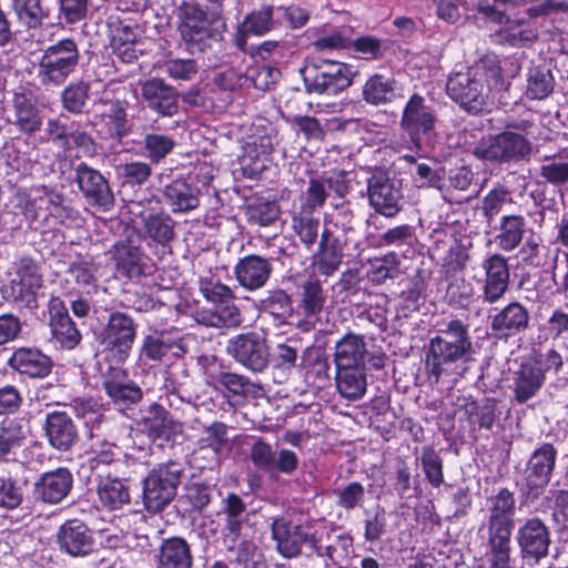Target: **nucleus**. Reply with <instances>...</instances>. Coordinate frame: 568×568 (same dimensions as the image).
Masks as SVG:
<instances>
[{
    "instance_id": "nucleus-5",
    "label": "nucleus",
    "mask_w": 568,
    "mask_h": 568,
    "mask_svg": "<svg viewBox=\"0 0 568 568\" xmlns=\"http://www.w3.org/2000/svg\"><path fill=\"white\" fill-rule=\"evenodd\" d=\"M81 55L78 43L72 38H64L48 45L37 65V77L41 85L58 88L77 70Z\"/></svg>"
},
{
    "instance_id": "nucleus-21",
    "label": "nucleus",
    "mask_w": 568,
    "mask_h": 568,
    "mask_svg": "<svg viewBox=\"0 0 568 568\" xmlns=\"http://www.w3.org/2000/svg\"><path fill=\"white\" fill-rule=\"evenodd\" d=\"M485 284L483 286V301L488 304L497 303L509 288V267L507 260L498 254H491L483 261Z\"/></svg>"
},
{
    "instance_id": "nucleus-54",
    "label": "nucleus",
    "mask_w": 568,
    "mask_h": 568,
    "mask_svg": "<svg viewBox=\"0 0 568 568\" xmlns=\"http://www.w3.org/2000/svg\"><path fill=\"white\" fill-rule=\"evenodd\" d=\"M90 84L83 80L70 82L61 92L62 108L71 114H82L89 101Z\"/></svg>"
},
{
    "instance_id": "nucleus-4",
    "label": "nucleus",
    "mask_w": 568,
    "mask_h": 568,
    "mask_svg": "<svg viewBox=\"0 0 568 568\" xmlns=\"http://www.w3.org/2000/svg\"><path fill=\"white\" fill-rule=\"evenodd\" d=\"M486 530L489 568H510L511 532L515 527L516 499L508 488H500L487 500Z\"/></svg>"
},
{
    "instance_id": "nucleus-50",
    "label": "nucleus",
    "mask_w": 568,
    "mask_h": 568,
    "mask_svg": "<svg viewBox=\"0 0 568 568\" xmlns=\"http://www.w3.org/2000/svg\"><path fill=\"white\" fill-rule=\"evenodd\" d=\"M555 89V78L546 65L530 68L527 73V87L525 94L530 100H544Z\"/></svg>"
},
{
    "instance_id": "nucleus-1",
    "label": "nucleus",
    "mask_w": 568,
    "mask_h": 568,
    "mask_svg": "<svg viewBox=\"0 0 568 568\" xmlns=\"http://www.w3.org/2000/svg\"><path fill=\"white\" fill-rule=\"evenodd\" d=\"M509 85L499 58L489 53L466 70L453 72L447 79L446 92L463 110L478 114L488 108L490 93H503Z\"/></svg>"
},
{
    "instance_id": "nucleus-7",
    "label": "nucleus",
    "mask_w": 568,
    "mask_h": 568,
    "mask_svg": "<svg viewBox=\"0 0 568 568\" xmlns=\"http://www.w3.org/2000/svg\"><path fill=\"white\" fill-rule=\"evenodd\" d=\"M531 153V141L526 135L509 130L483 138L473 151L477 159L497 164L527 161Z\"/></svg>"
},
{
    "instance_id": "nucleus-44",
    "label": "nucleus",
    "mask_w": 568,
    "mask_h": 568,
    "mask_svg": "<svg viewBox=\"0 0 568 568\" xmlns=\"http://www.w3.org/2000/svg\"><path fill=\"white\" fill-rule=\"evenodd\" d=\"M121 450L118 445L110 443L100 437L92 436L90 446L89 458L87 459V467L99 474H102L104 466H110L120 460Z\"/></svg>"
},
{
    "instance_id": "nucleus-45",
    "label": "nucleus",
    "mask_w": 568,
    "mask_h": 568,
    "mask_svg": "<svg viewBox=\"0 0 568 568\" xmlns=\"http://www.w3.org/2000/svg\"><path fill=\"white\" fill-rule=\"evenodd\" d=\"M215 381L235 396L243 398H260L264 394V388L260 383L252 382L248 377L232 373L220 372Z\"/></svg>"
},
{
    "instance_id": "nucleus-2",
    "label": "nucleus",
    "mask_w": 568,
    "mask_h": 568,
    "mask_svg": "<svg viewBox=\"0 0 568 568\" xmlns=\"http://www.w3.org/2000/svg\"><path fill=\"white\" fill-rule=\"evenodd\" d=\"M473 354L468 325L460 320H452L429 339L425 352L426 374L438 384L443 376L454 374L460 365L471 361Z\"/></svg>"
},
{
    "instance_id": "nucleus-20",
    "label": "nucleus",
    "mask_w": 568,
    "mask_h": 568,
    "mask_svg": "<svg viewBox=\"0 0 568 568\" xmlns=\"http://www.w3.org/2000/svg\"><path fill=\"white\" fill-rule=\"evenodd\" d=\"M272 538L276 542V550L284 558L297 557L302 546L310 544V535L301 525L294 524L285 517L275 518L271 525Z\"/></svg>"
},
{
    "instance_id": "nucleus-40",
    "label": "nucleus",
    "mask_w": 568,
    "mask_h": 568,
    "mask_svg": "<svg viewBox=\"0 0 568 568\" xmlns=\"http://www.w3.org/2000/svg\"><path fill=\"white\" fill-rule=\"evenodd\" d=\"M335 382L342 397L357 400L366 393L367 369L366 367L336 368Z\"/></svg>"
},
{
    "instance_id": "nucleus-13",
    "label": "nucleus",
    "mask_w": 568,
    "mask_h": 568,
    "mask_svg": "<svg viewBox=\"0 0 568 568\" xmlns=\"http://www.w3.org/2000/svg\"><path fill=\"white\" fill-rule=\"evenodd\" d=\"M367 196L375 212L386 217H394L402 210L400 186L383 170L373 172L367 179Z\"/></svg>"
},
{
    "instance_id": "nucleus-58",
    "label": "nucleus",
    "mask_w": 568,
    "mask_h": 568,
    "mask_svg": "<svg viewBox=\"0 0 568 568\" xmlns=\"http://www.w3.org/2000/svg\"><path fill=\"white\" fill-rule=\"evenodd\" d=\"M419 462L426 480L438 488L444 483L443 458L439 453L430 446H424Z\"/></svg>"
},
{
    "instance_id": "nucleus-30",
    "label": "nucleus",
    "mask_w": 568,
    "mask_h": 568,
    "mask_svg": "<svg viewBox=\"0 0 568 568\" xmlns=\"http://www.w3.org/2000/svg\"><path fill=\"white\" fill-rule=\"evenodd\" d=\"M98 477V500L103 508L108 510H118L130 504V488L128 480L119 477H112L110 475L103 476L102 474H99Z\"/></svg>"
},
{
    "instance_id": "nucleus-16",
    "label": "nucleus",
    "mask_w": 568,
    "mask_h": 568,
    "mask_svg": "<svg viewBox=\"0 0 568 568\" xmlns=\"http://www.w3.org/2000/svg\"><path fill=\"white\" fill-rule=\"evenodd\" d=\"M493 335L499 339H508L526 333L530 328L531 315L521 303L514 301L501 308H495L488 315Z\"/></svg>"
},
{
    "instance_id": "nucleus-63",
    "label": "nucleus",
    "mask_w": 568,
    "mask_h": 568,
    "mask_svg": "<svg viewBox=\"0 0 568 568\" xmlns=\"http://www.w3.org/2000/svg\"><path fill=\"white\" fill-rule=\"evenodd\" d=\"M23 501V487L12 477L0 476V508L12 510Z\"/></svg>"
},
{
    "instance_id": "nucleus-25",
    "label": "nucleus",
    "mask_w": 568,
    "mask_h": 568,
    "mask_svg": "<svg viewBox=\"0 0 568 568\" xmlns=\"http://www.w3.org/2000/svg\"><path fill=\"white\" fill-rule=\"evenodd\" d=\"M43 428L50 446L59 452L70 450L79 440L77 426L65 412L48 413Z\"/></svg>"
},
{
    "instance_id": "nucleus-33",
    "label": "nucleus",
    "mask_w": 568,
    "mask_h": 568,
    "mask_svg": "<svg viewBox=\"0 0 568 568\" xmlns=\"http://www.w3.org/2000/svg\"><path fill=\"white\" fill-rule=\"evenodd\" d=\"M18 281L13 290L23 298L28 306L36 304V291L42 286V275L37 263L28 256H22L17 263Z\"/></svg>"
},
{
    "instance_id": "nucleus-22",
    "label": "nucleus",
    "mask_w": 568,
    "mask_h": 568,
    "mask_svg": "<svg viewBox=\"0 0 568 568\" xmlns=\"http://www.w3.org/2000/svg\"><path fill=\"white\" fill-rule=\"evenodd\" d=\"M272 272V260L257 254L240 258L234 266L237 283L248 292L264 287L271 278Z\"/></svg>"
},
{
    "instance_id": "nucleus-52",
    "label": "nucleus",
    "mask_w": 568,
    "mask_h": 568,
    "mask_svg": "<svg viewBox=\"0 0 568 568\" xmlns=\"http://www.w3.org/2000/svg\"><path fill=\"white\" fill-rule=\"evenodd\" d=\"M395 97V80L381 74L371 77L363 89L364 100L372 105L390 102Z\"/></svg>"
},
{
    "instance_id": "nucleus-28",
    "label": "nucleus",
    "mask_w": 568,
    "mask_h": 568,
    "mask_svg": "<svg viewBox=\"0 0 568 568\" xmlns=\"http://www.w3.org/2000/svg\"><path fill=\"white\" fill-rule=\"evenodd\" d=\"M49 315V325L57 342L63 348H74L81 341V334L72 322L68 307L59 297L50 300Z\"/></svg>"
},
{
    "instance_id": "nucleus-26",
    "label": "nucleus",
    "mask_w": 568,
    "mask_h": 568,
    "mask_svg": "<svg viewBox=\"0 0 568 568\" xmlns=\"http://www.w3.org/2000/svg\"><path fill=\"white\" fill-rule=\"evenodd\" d=\"M73 476L68 468L59 467L47 471L34 483V497L45 504H59L70 493Z\"/></svg>"
},
{
    "instance_id": "nucleus-8",
    "label": "nucleus",
    "mask_w": 568,
    "mask_h": 568,
    "mask_svg": "<svg viewBox=\"0 0 568 568\" xmlns=\"http://www.w3.org/2000/svg\"><path fill=\"white\" fill-rule=\"evenodd\" d=\"M308 93L337 95L353 83L352 68L338 61L310 62L300 70Z\"/></svg>"
},
{
    "instance_id": "nucleus-6",
    "label": "nucleus",
    "mask_w": 568,
    "mask_h": 568,
    "mask_svg": "<svg viewBox=\"0 0 568 568\" xmlns=\"http://www.w3.org/2000/svg\"><path fill=\"white\" fill-rule=\"evenodd\" d=\"M183 473V464L169 460L148 474L143 480V504L149 513H160L174 499Z\"/></svg>"
},
{
    "instance_id": "nucleus-9",
    "label": "nucleus",
    "mask_w": 568,
    "mask_h": 568,
    "mask_svg": "<svg viewBox=\"0 0 568 568\" xmlns=\"http://www.w3.org/2000/svg\"><path fill=\"white\" fill-rule=\"evenodd\" d=\"M557 459V449L545 443L529 457L524 471L523 491L527 499H537L549 484Z\"/></svg>"
},
{
    "instance_id": "nucleus-39",
    "label": "nucleus",
    "mask_w": 568,
    "mask_h": 568,
    "mask_svg": "<svg viewBox=\"0 0 568 568\" xmlns=\"http://www.w3.org/2000/svg\"><path fill=\"white\" fill-rule=\"evenodd\" d=\"M196 321L209 327L231 328L240 326L243 322V316L232 300L214 305L212 308L202 310L197 313Z\"/></svg>"
},
{
    "instance_id": "nucleus-43",
    "label": "nucleus",
    "mask_w": 568,
    "mask_h": 568,
    "mask_svg": "<svg viewBox=\"0 0 568 568\" xmlns=\"http://www.w3.org/2000/svg\"><path fill=\"white\" fill-rule=\"evenodd\" d=\"M325 303L326 294L318 278H308L302 283L298 308L305 318H317Z\"/></svg>"
},
{
    "instance_id": "nucleus-29",
    "label": "nucleus",
    "mask_w": 568,
    "mask_h": 568,
    "mask_svg": "<svg viewBox=\"0 0 568 568\" xmlns=\"http://www.w3.org/2000/svg\"><path fill=\"white\" fill-rule=\"evenodd\" d=\"M369 356L364 336L347 333L335 344V368L366 367Z\"/></svg>"
},
{
    "instance_id": "nucleus-57",
    "label": "nucleus",
    "mask_w": 568,
    "mask_h": 568,
    "mask_svg": "<svg viewBox=\"0 0 568 568\" xmlns=\"http://www.w3.org/2000/svg\"><path fill=\"white\" fill-rule=\"evenodd\" d=\"M292 227L304 246L310 250L316 243L321 230V221L313 213L301 211L293 216Z\"/></svg>"
},
{
    "instance_id": "nucleus-36",
    "label": "nucleus",
    "mask_w": 568,
    "mask_h": 568,
    "mask_svg": "<svg viewBox=\"0 0 568 568\" xmlns=\"http://www.w3.org/2000/svg\"><path fill=\"white\" fill-rule=\"evenodd\" d=\"M14 120L12 123L27 134H33L40 130L42 116L33 99L26 93L17 92L12 99Z\"/></svg>"
},
{
    "instance_id": "nucleus-18",
    "label": "nucleus",
    "mask_w": 568,
    "mask_h": 568,
    "mask_svg": "<svg viewBox=\"0 0 568 568\" xmlns=\"http://www.w3.org/2000/svg\"><path fill=\"white\" fill-rule=\"evenodd\" d=\"M516 540L524 558L539 561L551 544L548 526L538 517L527 518L517 529Z\"/></svg>"
},
{
    "instance_id": "nucleus-27",
    "label": "nucleus",
    "mask_w": 568,
    "mask_h": 568,
    "mask_svg": "<svg viewBox=\"0 0 568 568\" xmlns=\"http://www.w3.org/2000/svg\"><path fill=\"white\" fill-rule=\"evenodd\" d=\"M8 366L20 375L42 379L51 374L53 361L38 348L20 347L8 359Z\"/></svg>"
},
{
    "instance_id": "nucleus-62",
    "label": "nucleus",
    "mask_w": 568,
    "mask_h": 568,
    "mask_svg": "<svg viewBox=\"0 0 568 568\" xmlns=\"http://www.w3.org/2000/svg\"><path fill=\"white\" fill-rule=\"evenodd\" d=\"M467 413L470 416H475L474 422L477 423L480 428L491 429L498 418L497 402L494 398H485L480 404L471 402L467 405Z\"/></svg>"
},
{
    "instance_id": "nucleus-23",
    "label": "nucleus",
    "mask_w": 568,
    "mask_h": 568,
    "mask_svg": "<svg viewBox=\"0 0 568 568\" xmlns=\"http://www.w3.org/2000/svg\"><path fill=\"white\" fill-rule=\"evenodd\" d=\"M142 433L152 439H174L183 433V424L175 420L162 405L153 403L139 422Z\"/></svg>"
},
{
    "instance_id": "nucleus-31",
    "label": "nucleus",
    "mask_w": 568,
    "mask_h": 568,
    "mask_svg": "<svg viewBox=\"0 0 568 568\" xmlns=\"http://www.w3.org/2000/svg\"><path fill=\"white\" fill-rule=\"evenodd\" d=\"M103 388L113 403L122 406H130L142 399L141 387L125 378L122 369H113L103 381Z\"/></svg>"
},
{
    "instance_id": "nucleus-56",
    "label": "nucleus",
    "mask_w": 568,
    "mask_h": 568,
    "mask_svg": "<svg viewBox=\"0 0 568 568\" xmlns=\"http://www.w3.org/2000/svg\"><path fill=\"white\" fill-rule=\"evenodd\" d=\"M223 544L227 552L233 554L232 562L242 568H254V558L258 554V548L253 540L244 537L243 530L239 531V537L233 544L226 540V536H222Z\"/></svg>"
},
{
    "instance_id": "nucleus-47",
    "label": "nucleus",
    "mask_w": 568,
    "mask_h": 568,
    "mask_svg": "<svg viewBox=\"0 0 568 568\" xmlns=\"http://www.w3.org/2000/svg\"><path fill=\"white\" fill-rule=\"evenodd\" d=\"M143 223L148 236L162 246L169 245L175 237V222L164 212L148 214Z\"/></svg>"
},
{
    "instance_id": "nucleus-49",
    "label": "nucleus",
    "mask_w": 568,
    "mask_h": 568,
    "mask_svg": "<svg viewBox=\"0 0 568 568\" xmlns=\"http://www.w3.org/2000/svg\"><path fill=\"white\" fill-rule=\"evenodd\" d=\"M175 146L176 141L164 133H146L141 142L143 155L150 161V164L162 163L173 153Z\"/></svg>"
},
{
    "instance_id": "nucleus-15",
    "label": "nucleus",
    "mask_w": 568,
    "mask_h": 568,
    "mask_svg": "<svg viewBox=\"0 0 568 568\" xmlns=\"http://www.w3.org/2000/svg\"><path fill=\"white\" fill-rule=\"evenodd\" d=\"M354 233L355 230L351 220L347 221V225L343 226L344 239L334 235L327 229L321 232L317 252L314 255V265L320 274L331 276L339 268L344 256V247L348 246Z\"/></svg>"
},
{
    "instance_id": "nucleus-38",
    "label": "nucleus",
    "mask_w": 568,
    "mask_h": 568,
    "mask_svg": "<svg viewBox=\"0 0 568 568\" xmlns=\"http://www.w3.org/2000/svg\"><path fill=\"white\" fill-rule=\"evenodd\" d=\"M113 258L118 272L128 278H139L145 273L143 255L138 246L119 242L113 245Z\"/></svg>"
},
{
    "instance_id": "nucleus-32",
    "label": "nucleus",
    "mask_w": 568,
    "mask_h": 568,
    "mask_svg": "<svg viewBox=\"0 0 568 568\" xmlns=\"http://www.w3.org/2000/svg\"><path fill=\"white\" fill-rule=\"evenodd\" d=\"M156 558V568H192L193 566L191 547L182 537L163 539Z\"/></svg>"
},
{
    "instance_id": "nucleus-64",
    "label": "nucleus",
    "mask_w": 568,
    "mask_h": 568,
    "mask_svg": "<svg viewBox=\"0 0 568 568\" xmlns=\"http://www.w3.org/2000/svg\"><path fill=\"white\" fill-rule=\"evenodd\" d=\"M67 144L62 145L64 151H69L73 148L83 150L85 153H92L94 151V140L87 131L81 128V124L75 121H71L68 125L65 133Z\"/></svg>"
},
{
    "instance_id": "nucleus-35",
    "label": "nucleus",
    "mask_w": 568,
    "mask_h": 568,
    "mask_svg": "<svg viewBox=\"0 0 568 568\" xmlns=\"http://www.w3.org/2000/svg\"><path fill=\"white\" fill-rule=\"evenodd\" d=\"M221 514L224 516L222 536H226V540L233 544V540L239 537V531L244 529L246 504L241 496L230 493L222 500Z\"/></svg>"
},
{
    "instance_id": "nucleus-41",
    "label": "nucleus",
    "mask_w": 568,
    "mask_h": 568,
    "mask_svg": "<svg viewBox=\"0 0 568 568\" xmlns=\"http://www.w3.org/2000/svg\"><path fill=\"white\" fill-rule=\"evenodd\" d=\"M544 382V374L539 366L530 362L523 363L515 373V399L523 404L534 397Z\"/></svg>"
},
{
    "instance_id": "nucleus-51",
    "label": "nucleus",
    "mask_w": 568,
    "mask_h": 568,
    "mask_svg": "<svg viewBox=\"0 0 568 568\" xmlns=\"http://www.w3.org/2000/svg\"><path fill=\"white\" fill-rule=\"evenodd\" d=\"M258 308L281 321L291 317L294 312L293 300L283 288L267 291L258 301Z\"/></svg>"
},
{
    "instance_id": "nucleus-34",
    "label": "nucleus",
    "mask_w": 568,
    "mask_h": 568,
    "mask_svg": "<svg viewBox=\"0 0 568 568\" xmlns=\"http://www.w3.org/2000/svg\"><path fill=\"white\" fill-rule=\"evenodd\" d=\"M102 121L100 134L105 140L121 143L131 131L125 103L120 100L109 102L108 110L102 114Z\"/></svg>"
},
{
    "instance_id": "nucleus-55",
    "label": "nucleus",
    "mask_w": 568,
    "mask_h": 568,
    "mask_svg": "<svg viewBox=\"0 0 568 568\" xmlns=\"http://www.w3.org/2000/svg\"><path fill=\"white\" fill-rule=\"evenodd\" d=\"M229 427L222 422H213L204 427L202 436L199 439L200 450L210 449L216 462H220L221 454L229 445Z\"/></svg>"
},
{
    "instance_id": "nucleus-46",
    "label": "nucleus",
    "mask_w": 568,
    "mask_h": 568,
    "mask_svg": "<svg viewBox=\"0 0 568 568\" xmlns=\"http://www.w3.org/2000/svg\"><path fill=\"white\" fill-rule=\"evenodd\" d=\"M526 221L523 215L509 214L500 219L496 241L507 252L515 250L523 241Z\"/></svg>"
},
{
    "instance_id": "nucleus-53",
    "label": "nucleus",
    "mask_w": 568,
    "mask_h": 568,
    "mask_svg": "<svg viewBox=\"0 0 568 568\" xmlns=\"http://www.w3.org/2000/svg\"><path fill=\"white\" fill-rule=\"evenodd\" d=\"M26 439L22 419L11 418L0 423V460L19 448Z\"/></svg>"
},
{
    "instance_id": "nucleus-61",
    "label": "nucleus",
    "mask_w": 568,
    "mask_h": 568,
    "mask_svg": "<svg viewBox=\"0 0 568 568\" xmlns=\"http://www.w3.org/2000/svg\"><path fill=\"white\" fill-rule=\"evenodd\" d=\"M542 329L554 341L568 339V303L550 313Z\"/></svg>"
},
{
    "instance_id": "nucleus-11",
    "label": "nucleus",
    "mask_w": 568,
    "mask_h": 568,
    "mask_svg": "<svg viewBox=\"0 0 568 568\" xmlns=\"http://www.w3.org/2000/svg\"><path fill=\"white\" fill-rule=\"evenodd\" d=\"M226 353L240 365L253 373H262L270 363L265 338L256 332L237 334L229 339Z\"/></svg>"
},
{
    "instance_id": "nucleus-60",
    "label": "nucleus",
    "mask_w": 568,
    "mask_h": 568,
    "mask_svg": "<svg viewBox=\"0 0 568 568\" xmlns=\"http://www.w3.org/2000/svg\"><path fill=\"white\" fill-rule=\"evenodd\" d=\"M97 267L90 261L78 258L71 262L68 266L67 274L73 280L79 287L90 292L91 288L97 287Z\"/></svg>"
},
{
    "instance_id": "nucleus-14",
    "label": "nucleus",
    "mask_w": 568,
    "mask_h": 568,
    "mask_svg": "<svg viewBox=\"0 0 568 568\" xmlns=\"http://www.w3.org/2000/svg\"><path fill=\"white\" fill-rule=\"evenodd\" d=\"M73 181L89 205L103 212L110 211L114 205V194L109 181L99 170L81 162L74 168Z\"/></svg>"
},
{
    "instance_id": "nucleus-19",
    "label": "nucleus",
    "mask_w": 568,
    "mask_h": 568,
    "mask_svg": "<svg viewBox=\"0 0 568 568\" xmlns=\"http://www.w3.org/2000/svg\"><path fill=\"white\" fill-rule=\"evenodd\" d=\"M141 95L148 108L161 116L171 118L179 112V92L161 78L144 81Z\"/></svg>"
},
{
    "instance_id": "nucleus-24",
    "label": "nucleus",
    "mask_w": 568,
    "mask_h": 568,
    "mask_svg": "<svg viewBox=\"0 0 568 568\" xmlns=\"http://www.w3.org/2000/svg\"><path fill=\"white\" fill-rule=\"evenodd\" d=\"M57 541L60 550L72 557H84L93 551L94 539L88 526L78 520H67L59 529Z\"/></svg>"
},
{
    "instance_id": "nucleus-42",
    "label": "nucleus",
    "mask_w": 568,
    "mask_h": 568,
    "mask_svg": "<svg viewBox=\"0 0 568 568\" xmlns=\"http://www.w3.org/2000/svg\"><path fill=\"white\" fill-rule=\"evenodd\" d=\"M272 14V6H264L260 10L247 14L234 36L235 45L244 51L247 34L263 36L268 32L273 27Z\"/></svg>"
},
{
    "instance_id": "nucleus-59",
    "label": "nucleus",
    "mask_w": 568,
    "mask_h": 568,
    "mask_svg": "<svg viewBox=\"0 0 568 568\" xmlns=\"http://www.w3.org/2000/svg\"><path fill=\"white\" fill-rule=\"evenodd\" d=\"M514 203L510 191L503 185L490 190L481 202V211L487 222L490 223L504 209L506 204Z\"/></svg>"
},
{
    "instance_id": "nucleus-10",
    "label": "nucleus",
    "mask_w": 568,
    "mask_h": 568,
    "mask_svg": "<svg viewBox=\"0 0 568 568\" xmlns=\"http://www.w3.org/2000/svg\"><path fill=\"white\" fill-rule=\"evenodd\" d=\"M437 115L432 104L420 94H413L404 106L400 128L416 149H422L423 139L435 129Z\"/></svg>"
},
{
    "instance_id": "nucleus-3",
    "label": "nucleus",
    "mask_w": 568,
    "mask_h": 568,
    "mask_svg": "<svg viewBox=\"0 0 568 568\" xmlns=\"http://www.w3.org/2000/svg\"><path fill=\"white\" fill-rule=\"evenodd\" d=\"M223 8L212 6L211 10H204L195 0L179 3L175 9L178 31L190 53H203L223 40L226 31Z\"/></svg>"
},
{
    "instance_id": "nucleus-37",
    "label": "nucleus",
    "mask_w": 568,
    "mask_h": 568,
    "mask_svg": "<svg viewBox=\"0 0 568 568\" xmlns=\"http://www.w3.org/2000/svg\"><path fill=\"white\" fill-rule=\"evenodd\" d=\"M273 151L271 138L261 136L247 143L241 159V166L248 176H257L264 172L271 162L270 155Z\"/></svg>"
},
{
    "instance_id": "nucleus-48",
    "label": "nucleus",
    "mask_w": 568,
    "mask_h": 568,
    "mask_svg": "<svg viewBox=\"0 0 568 568\" xmlns=\"http://www.w3.org/2000/svg\"><path fill=\"white\" fill-rule=\"evenodd\" d=\"M11 8L17 20L27 29H39L49 19V11L41 0H12Z\"/></svg>"
},
{
    "instance_id": "nucleus-17",
    "label": "nucleus",
    "mask_w": 568,
    "mask_h": 568,
    "mask_svg": "<svg viewBox=\"0 0 568 568\" xmlns=\"http://www.w3.org/2000/svg\"><path fill=\"white\" fill-rule=\"evenodd\" d=\"M169 178L165 171L155 175L161 192L162 201L170 210L178 213H187L200 205V189L191 184L184 178H178L166 182Z\"/></svg>"
},
{
    "instance_id": "nucleus-12",
    "label": "nucleus",
    "mask_w": 568,
    "mask_h": 568,
    "mask_svg": "<svg viewBox=\"0 0 568 568\" xmlns=\"http://www.w3.org/2000/svg\"><path fill=\"white\" fill-rule=\"evenodd\" d=\"M138 324L129 314L112 311L101 332V342L118 361L124 362L136 338Z\"/></svg>"
}]
</instances>
